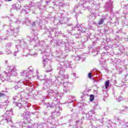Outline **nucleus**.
Listing matches in <instances>:
<instances>
[{
  "label": "nucleus",
  "mask_w": 128,
  "mask_h": 128,
  "mask_svg": "<svg viewBox=\"0 0 128 128\" xmlns=\"http://www.w3.org/2000/svg\"><path fill=\"white\" fill-rule=\"evenodd\" d=\"M70 64H72V62H68V60H64L63 62H60L58 70H59V78H60L62 80H64V72H66L64 68H66L68 66V68H72L70 66Z\"/></svg>",
  "instance_id": "obj_5"
},
{
  "label": "nucleus",
  "mask_w": 128,
  "mask_h": 128,
  "mask_svg": "<svg viewBox=\"0 0 128 128\" xmlns=\"http://www.w3.org/2000/svg\"><path fill=\"white\" fill-rule=\"evenodd\" d=\"M92 72H96V70L94 69V70H93Z\"/></svg>",
  "instance_id": "obj_45"
},
{
  "label": "nucleus",
  "mask_w": 128,
  "mask_h": 128,
  "mask_svg": "<svg viewBox=\"0 0 128 128\" xmlns=\"http://www.w3.org/2000/svg\"><path fill=\"white\" fill-rule=\"evenodd\" d=\"M96 18V13H91L88 18L89 22L88 26H90V24H94L96 22L94 20Z\"/></svg>",
  "instance_id": "obj_12"
},
{
  "label": "nucleus",
  "mask_w": 128,
  "mask_h": 128,
  "mask_svg": "<svg viewBox=\"0 0 128 128\" xmlns=\"http://www.w3.org/2000/svg\"><path fill=\"white\" fill-rule=\"evenodd\" d=\"M72 78H74V80H76V78H78V77L76 76V74L74 72L72 74Z\"/></svg>",
  "instance_id": "obj_24"
},
{
  "label": "nucleus",
  "mask_w": 128,
  "mask_h": 128,
  "mask_svg": "<svg viewBox=\"0 0 128 128\" xmlns=\"http://www.w3.org/2000/svg\"><path fill=\"white\" fill-rule=\"evenodd\" d=\"M124 110H125V112H128V107L125 106L124 108Z\"/></svg>",
  "instance_id": "obj_42"
},
{
  "label": "nucleus",
  "mask_w": 128,
  "mask_h": 128,
  "mask_svg": "<svg viewBox=\"0 0 128 128\" xmlns=\"http://www.w3.org/2000/svg\"><path fill=\"white\" fill-rule=\"evenodd\" d=\"M12 110H6L4 116V120H6L10 126L12 124Z\"/></svg>",
  "instance_id": "obj_6"
},
{
  "label": "nucleus",
  "mask_w": 128,
  "mask_h": 128,
  "mask_svg": "<svg viewBox=\"0 0 128 128\" xmlns=\"http://www.w3.org/2000/svg\"><path fill=\"white\" fill-rule=\"evenodd\" d=\"M22 116L24 118V124H30L32 120H30V112H24L22 114Z\"/></svg>",
  "instance_id": "obj_10"
},
{
  "label": "nucleus",
  "mask_w": 128,
  "mask_h": 128,
  "mask_svg": "<svg viewBox=\"0 0 128 128\" xmlns=\"http://www.w3.org/2000/svg\"><path fill=\"white\" fill-rule=\"evenodd\" d=\"M18 84H24V86H32V84L30 83V82L28 80H24V81H18Z\"/></svg>",
  "instance_id": "obj_16"
},
{
  "label": "nucleus",
  "mask_w": 128,
  "mask_h": 128,
  "mask_svg": "<svg viewBox=\"0 0 128 128\" xmlns=\"http://www.w3.org/2000/svg\"><path fill=\"white\" fill-rule=\"evenodd\" d=\"M88 8V6H86V4H78L74 7V12L77 13L79 12L80 14V10H84V8Z\"/></svg>",
  "instance_id": "obj_11"
},
{
  "label": "nucleus",
  "mask_w": 128,
  "mask_h": 128,
  "mask_svg": "<svg viewBox=\"0 0 128 128\" xmlns=\"http://www.w3.org/2000/svg\"><path fill=\"white\" fill-rule=\"evenodd\" d=\"M70 110H71V112H72V109H71Z\"/></svg>",
  "instance_id": "obj_53"
},
{
  "label": "nucleus",
  "mask_w": 128,
  "mask_h": 128,
  "mask_svg": "<svg viewBox=\"0 0 128 128\" xmlns=\"http://www.w3.org/2000/svg\"><path fill=\"white\" fill-rule=\"evenodd\" d=\"M32 40H33L32 38H28L27 40H25L24 41V40L17 41L18 44L15 46L16 50L14 51V53L16 54L18 52V48H23L22 52L24 53V54H23V56H28V52H30V50H28V48H26V46L22 44H30V42H32Z\"/></svg>",
  "instance_id": "obj_4"
},
{
  "label": "nucleus",
  "mask_w": 128,
  "mask_h": 128,
  "mask_svg": "<svg viewBox=\"0 0 128 128\" xmlns=\"http://www.w3.org/2000/svg\"><path fill=\"white\" fill-rule=\"evenodd\" d=\"M47 68L48 69V72H52V67H51L50 66H49Z\"/></svg>",
  "instance_id": "obj_37"
},
{
  "label": "nucleus",
  "mask_w": 128,
  "mask_h": 128,
  "mask_svg": "<svg viewBox=\"0 0 128 128\" xmlns=\"http://www.w3.org/2000/svg\"><path fill=\"white\" fill-rule=\"evenodd\" d=\"M67 32H68V34H70L71 36H72V34L74 36V34H72V32H74V30H68Z\"/></svg>",
  "instance_id": "obj_34"
},
{
  "label": "nucleus",
  "mask_w": 128,
  "mask_h": 128,
  "mask_svg": "<svg viewBox=\"0 0 128 128\" xmlns=\"http://www.w3.org/2000/svg\"><path fill=\"white\" fill-rule=\"evenodd\" d=\"M89 28H90V30H92V26H89Z\"/></svg>",
  "instance_id": "obj_44"
},
{
  "label": "nucleus",
  "mask_w": 128,
  "mask_h": 128,
  "mask_svg": "<svg viewBox=\"0 0 128 128\" xmlns=\"http://www.w3.org/2000/svg\"><path fill=\"white\" fill-rule=\"evenodd\" d=\"M88 76L90 78H91L92 76V74L91 72L88 73Z\"/></svg>",
  "instance_id": "obj_38"
},
{
  "label": "nucleus",
  "mask_w": 128,
  "mask_h": 128,
  "mask_svg": "<svg viewBox=\"0 0 128 128\" xmlns=\"http://www.w3.org/2000/svg\"><path fill=\"white\" fill-rule=\"evenodd\" d=\"M108 86H110V80H108L106 82H105V88L106 89L108 88Z\"/></svg>",
  "instance_id": "obj_25"
},
{
  "label": "nucleus",
  "mask_w": 128,
  "mask_h": 128,
  "mask_svg": "<svg viewBox=\"0 0 128 128\" xmlns=\"http://www.w3.org/2000/svg\"><path fill=\"white\" fill-rule=\"evenodd\" d=\"M14 104H15V106H18V108H22V106H24V104H26V102H22L21 103H18V102H14Z\"/></svg>",
  "instance_id": "obj_17"
},
{
  "label": "nucleus",
  "mask_w": 128,
  "mask_h": 128,
  "mask_svg": "<svg viewBox=\"0 0 128 128\" xmlns=\"http://www.w3.org/2000/svg\"><path fill=\"white\" fill-rule=\"evenodd\" d=\"M6 100H5L4 102H3L0 104V108H6L8 104V98H6Z\"/></svg>",
  "instance_id": "obj_20"
},
{
  "label": "nucleus",
  "mask_w": 128,
  "mask_h": 128,
  "mask_svg": "<svg viewBox=\"0 0 128 128\" xmlns=\"http://www.w3.org/2000/svg\"><path fill=\"white\" fill-rule=\"evenodd\" d=\"M94 120L96 121V126L98 128H104L102 127V126L104 124H108V122H110V120L106 118H102L101 120H98V118H94Z\"/></svg>",
  "instance_id": "obj_7"
},
{
  "label": "nucleus",
  "mask_w": 128,
  "mask_h": 128,
  "mask_svg": "<svg viewBox=\"0 0 128 128\" xmlns=\"http://www.w3.org/2000/svg\"><path fill=\"white\" fill-rule=\"evenodd\" d=\"M26 10H30V6H26Z\"/></svg>",
  "instance_id": "obj_41"
},
{
  "label": "nucleus",
  "mask_w": 128,
  "mask_h": 128,
  "mask_svg": "<svg viewBox=\"0 0 128 128\" xmlns=\"http://www.w3.org/2000/svg\"><path fill=\"white\" fill-rule=\"evenodd\" d=\"M122 100V97H118V98H117V102H120Z\"/></svg>",
  "instance_id": "obj_35"
},
{
  "label": "nucleus",
  "mask_w": 128,
  "mask_h": 128,
  "mask_svg": "<svg viewBox=\"0 0 128 128\" xmlns=\"http://www.w3.org/2000/svg\"><path fill=\"white\" fill-rule=\"evenodd\" d=\"M14 56H16V54H14Z\"/></svg>",
  "instance_id": "obj_49"
},
{
  "label": "nucleus",
  "mask_w": 128,
  "mask_h": 128,
  "mask_svg": "<svg viewBox=\"0 0 128 128\" xmlns=\"http://www.w3.org/2000/svg\"><path fill=\"white\" fill-rule=\"evenodd\" d=\"M42 58L44 59L43 60L44 66L46 67V64H48V56L46 55H44V56H42Z\"/></svg>",
  "instance_id": "obj_18"
},
{
  "label": "nucleus",
  "mask_w": 128,
  "mask_h": 128,
  "mask_svg": "<svg viewBox=\"0 0 128 128\" xmlns=\"http://www.w3.org/2000/svg\"><path fill=\"white\" fill-rule=\"evenodd\" d=\"M6 54H12V51H10V49H6Z\"/></svg>",
  "instance_id": "obj_31"
},
{
  "label": "nucleus",
  "mask_w": 128,
  "mask_h": 128,
  "mask_svg": "<svg viewBox=\"0 0 128 128\" xmlns=\"http://www.w3.org/2000/svg\"><path fill=\"white\" fill-rule=\"evenodd\" d=\"M119 74H120V72H119Z\"/></svg>",
  "instance_id": "obj_56"
},
{
  "label": "nucleus",
  "mask_w": 128,
  "mask_h": 128,
  "mask_svg": "<svg viewBox=\"0 0 128 128\" xmlns=\"http://www.w3.org/2000/svg\"><path fill=\"white\" fill-rule=\"evenodd\" d=\"M104 22V18H102L99 21L98 24H102Z\"/></svg>",
  "instance_id": "obj_29"
},
{
  "label": "nucleus",
  "mask_w": 128,
  "mask_h": 128,
  "mask_svg": "<svg viewBox=\"0 0 128 128\" xmlns=\"http://www.w3.org/2000/svg\"><path fill=\"white\" fill-rule=\"evenodd\" d=\"M94 82H98V81H94Z\"/></svg>",
  "instance_id": "obj_52"
},
{
  "label": "nucleus",
  "mask_w": 128,
  "mask_h": 128,
  "mask_svg": "<svg viewBox=\"0 0 128 128\" xmlns=\"http://www.w3.org/2000/svg\"><path fill=\"white\" fill-rule=\"evenodd\" d=\"M26 128H32V125L30 126V125H26Z\"/></svg>",
  "instance_id": "obj_40"
},
{
  "label": "nucleus",
  "mask_w": 128,
  "mask_h": 128,
  "mask_svg": "<svg viewBox=\"0 0 128 128\" xmlns=\"http://www.w3.org/2000/svg\"><path fill=\"white\" fill-rule=\"evenodd\" d=\"M20 94H18L17 95H16L14 96H13V100H20Z\"/></svg>",
  "instance_id": "obj_22"
},
{
  "label": "nucleus",
  "mask_w": 128,
  "mask_h": 128,
  "mask_svg": "<svg viewBox=\"0 0 128 128\" xmlns=\"http://www.w3.org/2000/svg\"><path fill=\"white\" fill-rule=\"evenodd\" d=\"M122 82H123V84H124V80H122Z\"/></svg>",
  "instance_id": "obj_51"
},
{
  "label": "nucleus",
  "mask_w": 128,
  "mask_h": 128,
  "mask_svg": "<svg viewBox=\"0 0 128 128\" xmlns=\"http://www.w3.org/2000/svg\"><path fill=\"white\" fill-rule=\"evenodd\" d=\"M39 44L42 46H46V42L44 41H41L39 42Z\"/></svg>",
  "instance_id": "obj_26"
},
{
  "label": "nucleus",
  "mask_w": 128,
  "mask_h": 128,
  "mask_svg": "<svg viewBox=\"0 0 128 128\" xmlns=\"http://www.w3.org/2000/svg\"><path fill=\"white\" fill-rule=\"evenodd\" d=\"M26 22H30V20L28 18H26L25 20V22H22L23 24H24Z\"/></svg>",
  "instance_id": "obj_36"
},
{
  "label": "nucleus",
  "mask_w": 128,
  "mask_h": 128,
  "mask_svg": "<svg viewBox=\"0 0 128 128\" xmlns=\"http://www.w3.org/2000/svg\"><path fill=\"white\" fill-rule=\"evenodd\" d=\"M94 96L92 94L90 95V102H94Z\"/></svg>",
  "instance_id": "obj_27"
},
{
  "label": "nucleus",
  "mask_w": 128,
  "mask_h": 128,
  "mask_svg": "<svg viewBox=\"0 0 128 128\" xmlns=\"http://www.w3.org/2000/svg\"><path fill=\"white\" fill-rule=\"evenodd\" d=\"M112 126H114V128H118V126H124L126 122L124 121L120 120V119L118 118H115L114 119L112 120Z\"/></svg>",
  "instance_id": "obj_8"
},
{
  "label": "nucleus",
  "mask_w": 128,
  "mask_h": 128,
  "mask_svg": "<svg viewBox=\"0 0 128 128\" xmlns=\"http://www.w3.org/2000/svg\"><path fill=\"white\" fill-rule=\"evenodd\" d=\"M28 69V70H24V72H20L21 76H25L28 78V76L32 74V72H34V69Z\"/></svg>",
  "instance_id": "obj_13"
},
{
  "label": "nucleus",
  "mask_w": 128,
  "mask_h": 128,
  "mask_svg": "<svg viewBox=\"0 0 128 128\" xmlns=\"http://www.w3.org/2000/svg\"><path fill=\"white\" fill-rule=\"evenodd\" d=\"M56 82V78L54 76H52L50 77V79L47 78L44 80V85L46 86H50L52 84H54Z\"/></svg>",
  "instance_id": "obj_9"
},
{
  "label": "nucleus",
  "mask_w": 128,
  "mask_h": 128,
  "mask_svg": "<svg viewBox=\"0 0 128 128\" xmlns=\"http://www.w3.org/2000/svg\"><path fill=\"white\" fill-rule=\"evenodd\" d=\"M10 26H8V28L6 30L7 34L8 36H18V32H19L20 27L18 28H14L11 24H20V20L18 18H14L13 16H10Z\"/></svg>",
  "instance_id": "obj_3"
},
{
  "label": "nucleus",
  "mask_w": 128,
  "mask_h": 128,
  "mask_svg": "<svg viewBox=\"0 0 128 128\" xmlns=\"http://www.w3.org/2000/svg\"><path fill=\"white\" fill-rule=\"evenodd\" d=\"M12 43L10 42L6 44V48H10L12 46Z\"/></svg>",
  "instance_id": "obj_32"
},
{
  "label": "nucleus",
  "mask_w": 128,
  "mask_h": 128,
  "mask_svg": "<svg viewBox=\"0 0 128 128\" xmlns=\"http://www.w3.org/2000/svg\"><path fill=\"white\" fill-rule=\"evenodd\" d=\"M75 36L78 38H80V34H75Z\"/></svg>",
  "instance_id": "obj_39"
},
{
  "label": "nucleus",
  "mask_w": 128,
  "mask_h": 128,
  "mask_svg": "<svg viewBox=\"0 0 128 128\" xmlns=\"http://www.w3.org/2000/svg\"><path fill=\"white\" fill-rule=\"evenodd\" d=\"M58 86H56V88L54 89L56 91L50 89L47 91L48 94V96L49 98H54L53 99V102L50 103L48 102L46 104L47 110H52V117H50L49 118H52V120L54 119V116L56 114L57 116H60V110H62V108L61 107H58V100L60 98V93L58 92Z\"/></svg>",
  "instance_id": "obj_1"
},
{
  "label": "nucleus",
  "mask_w": 128,
  "mask_h": 128,
  "mask_svg": "<svg viewBox=\"0 0 128 128\" xmlns=\"http://www.w3.org/2000/svg\"><path fill=\"white\" fill-rule=\"evenodd\" d=\"M44 52V54H46V52Z\"/></svg>",
  "instance_id": "obj_54"
},
{
  "label": "nucleus",
  "mask_w": 128,
  "mask_h": 128,
  "mask_svg": "<svg viewBox=\"0 0 128 128\" xmlns=\"http://www.w3.org/2000/svg\"><path fill=\"white\" fill-rule=\"evenodd\" d=\"M22 124L18 122L14 124V126L16 128H22Z\"/></svg>",
  "instance_id": "obj_21"
},
{
  "label": "nucleus",
  "mask_w": 128,
  "mask_h": 128,
  "mask_svg": "<svg viewBox=\"0 0 128 128\" xmlns=\"http://www.w3.org/2000/svg\"><path fill=\"white\" fill-rule=\"evenodd\" d=\"M22 14H28V12H26V10L22 9Z\"/></svg>",
  "instance_id": "obj_30"
},
{
  "label": "nucleus",
  "mask_w": 128,
  "mask_h": 128,
  "mask_svg": "<svg viewBox=\"0 0 128 128\" xmlns=\"http://www.w3.org/2000/svg\"><path fill=\"white\" fill-rule=\"evenodd\" d=\"M92 114H94V111H90L88 114H84V116L82 118V120L86 118L87 120H88L92 118Z\"/></svg>",
  "instance_id": "obj_15"
},
{
  "label": "nucleus",
  "mask_w": 128,
  "mask_h": 128,
  "mask_svg": "<svg viewBox=\"0 0 128 128\" xmlns=\"http://www.w3.org/2000/svg\"><path fill=\"white\" fill-rule=\"evenodd\" d=\"M95 86H97L96 85Z\"/></svg>",
  "instance_id": "obj_55"
},
{
  "label": "nucleus",
  "mask_w": 128,
  "mask_h": 128,
  "mask_svg": "<svg viewBox=\"0 0 128 128\" xmlns=\"http://www.w3.org/2000/svg\"><path fill=\"white\" fill-rule=\"evenodd\" d=\"M8 0V2H12V0Z\"/></svg>",
  "instance_id": "obj_50"
},
{
  "label": "nucleus",
  "mask_w": 128,
  "mask_h": 128,
  "mask_svg": "<svg viewBox=\"0 0 128 128\" xmlns=\"http://www.w3.org/2000/svg\"><path fill=\"white\" fill-rule=\"evenodd\" d=\"M48 2H50V1H46V4H48Z\"/></svg>",
  "instance_id": "obj_46"
},
{
  "label": "nucleus",
  "mask_w": 128,
  "mask_h": 128,
  "mask_svg": "<svg viewBox=\"0 0 128 128\" xmlns=\"http://www.w3.org/2000/svg\"><path fill=\"white\" fill-rule=\"evenodd\" d=\"M65 50L68 52H70V50H72V46H66L65 48Z\"/></svg>",
  "instance_id": "obj_23"
},
{
  "label": "nucleus",
  "mask_w": 128,
  "mask_h": 128,
  "mask_svg": "<svg viewBox=\"0 0 128 128\" xmlns=\"http://www.w3.org/2000/svg\"><path fill=\"white\" fill-rule=\"evenodd\" d=\"M68 102V104H72V102H74V100H70V102H68V101H67Z\"/></svg>",
  "instance_id": "obj_43"
},
{
  "label": "nucleus",
  "mask_w": 128,
  "mask_h": 128,
  "mask_svg": "<svg viewBox=\"0 0 128 128\" xmlns=\"http://www.w3.org/2000/svg\"><path fill=\"white\" fill-rule=\"evenodd\" d=\"M16 70L14 68V66H8L6 68V72H4L0 74V84L4 82V80L10 82V76H16L18 73L16 72Z\"/></svg>",
  "instance_id": "obj_2"
},
{
  "label": "nucleus",
  "mask_w": 128,
  "mask_h": 128,
  "mask_svg": "<svg viewBox=\"0 0 128 128\" xmlns=\"http://www.w3.org/2000/svg\"><path fill=\"white\" fill-rule=\"evenodd\" d=\"M60 51H57V54H60Z\"/></svg>",
  "instance_id": "obj_47"
},
{
  "label": "nucleus",
  "mask_w": 128,
  "mask_h": 128,
  "mask_svg": "<svg viewBox=\"0 0 128 128\" xmlns=\"http://www.w3.org/2000/svg\"><path fill=\"white\" fill-rule=\"evenodd\" d=\"M72 28H76L78 32H85L86 30V28L82 27L80 24L74 25V27H72Z\"/></svg>",
  "instance_id": "obj_14"
},
{
  "label": "nucleus",
  "mask_w": 128,
  "mask_h": 128,
  "mask_svg": "<svg viewBox=\"0 0 128 128\" xmlns=\"http://www.w3.org/2000/svg\"><path fill=\"white\" fill-rule=\"evenodd\" d=\"M0 54H2V52H0Z\"/></svg>",
  "instance_id": "obj_48"
},
{
  "label": "nucleus",
  "mask_w": 128,
  "mask_h": 128,
  "mask_svg": "<svg viewBox=\"0 0 128 128\" xmlns=\"http://www.w3.org/2000/svg\"><path fill=\"white\" fill-rule=\"evenodd\" d=\"M64 86V92H68V82H65L63 84Z\"/></svg>",
  "instance_id": "obj_19"
},
{
  "label": "nucleus",
  "mask_w": 128,
  "mask_h": 128,
  "mask_svg": "<svg viewBox=\"0 0 128 128\" xmlns=\"http://www.w3.org/2000/svg\"><path fill=\"white\" fill-rule=\"evenodd\" d=\"M6 94L4 92H0V98H4V96H6Z\"/></svg>",
  "instance_id": "obj_28"
},
{
  "label": "nucleus",
  "mask_w": 128,
  "mask_h": 128,
  "mask_svg": "<svg viewBox=\"0 0 128 128\" xmlns=\"http://www.w3.org/2000/svg\"><path fill=\"white\" fill-rule=\"evenodd\" d=\"M36 24H38V21L33 22L32 24V26H36Z\"/></svg>",
  "instance_id": "obj_33"
}]
</instances>
